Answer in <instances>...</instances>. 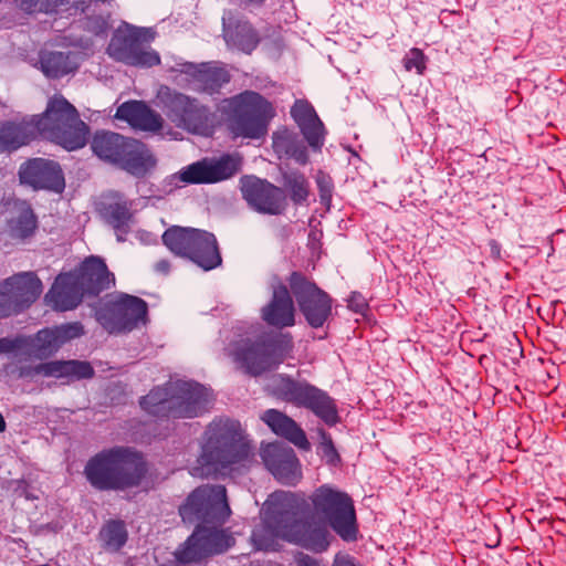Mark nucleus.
<instances>
[{
	"label": "nucleus",
	"mask_w": 566,
	"mask_h": 566,
	"mask_svg": "<svg viewBox=\"0 0 566 566\" xmlns=\"http://www.w3.org/2000/svg\"><path fill=\"white\" fill-rule=\"evenodd\" d=\"M148 470L143 452L132 447L115 446L93 455L84 468V475L96 490L124 491L139 486Z\"/></svg>",
	"instance_id": "nucleus-1"
},
{
	"label": "nucleus",
	"mask_w": 566,
	"mask_h": 566,
	"mask_svg": "<svg viewBox=\"0 0 566 566\" xmlns=\"http://www.w3.org/2000/svg\"><path fill=\"white\" fill-rule=\"evenodd\" d=\"M33 139L50 140L67 150L82 148L87 140L88 127L77 109L61 94L48 101L45 111L29 118Z\"/></svg>",
	"instance_id": "nucleus-2"
},
{
	"label": "nucleus",
	"mask_w": 566,
	"mask_h": 566,
	"mask_svg": "<svg viewBox=\"0 0 566 566\" xmlns=\"http://www.w3.org/2000/svg\"><path fill=\"white\" fill-rule=\"evenodd\" d=\"M91 148L102 161L134 176L153 174L157 167V158L145 143L115 132L97 130Z\"/></svg>",
	"instance_id": "nucleus-3"
},
{
	"label": "nucleus",
	"mask_w": 566,
	"mask_h": 566,
	"mask_svg": "<svg viewBox=\"0 0 566 566\" xmlns=\"http://www.w3.org/2000/svg\"><path fill=\"white\" fill-rule=\"evenodd\" d=\"M222 112L229 119L230 132L235 137L259 139L268 134L269 125L275 117L273 104L254 91H243L221 102Z\"/></svg>",
	"instance_id": "nucleus-4"
},
{
	"label": "nucleus",
	"mask_w": 566,
	"mask_h": 566,
	"mask_svg": "<svg viewBox=\"0 0 566 566\" xmlns=\"http://www.w3.org/2000/svg\"><path fill=\"white\" fill-rule=\"evenodd\" d=\"M207 439L198 459L201 467H212L214 471L234 464L250 462L252 448L244 438L239 423L220 420L211 423L206 432Z\"/></svg>",
	"instance_id": "nucleus-5"
},
{
	"label": "nucleus",
	"mask_w": 566,
	"mask_h": 566,
	"mask_svg": "<svg viewBox=\"0 0 566 566\" xmlns=\"http://www.w3.org/2000/svg\"><path fill=\"white\" fill-rule=\"evenodd\" d=\"M208 391L191 382H177L165 388L153 389L142 398L140 406L156 417L193 418L208 408Z\"/></svg>",
	"instance_id": "nucleus-6"
},
{
	"label": "nucleus",
	"mask_w": 566,
	"mask_h": 566,
	"mask_svg": "<svg viewBox=\"0 0 566 566\" xmlns=\"http://www.w3.org/2000/svg\"><path fill=\"white\" fill-rule=\"evenodd\" d=\"M293 349L290 335L277 338H243L232 344L230 356L238 367L251 377L275 369Z\"/></svg>",
	"instance_id": "nucleus-7"
},
{
	"label": "nucleus",
	"mask_w": 566,
	"mask_h": 566,
	"mask_svg": "<svg viewBox=\"0 0 566 566\" xmlns=\"http://www.w3.org/2000/svg\"><path fill=\"white\" fill-rule=\"evenodd\" d=\"M271 394L280 400L310 409L328 426H334L339 421L334 400L307 381L276 375L271 382Z\"/></svg>",
	"instance_id": "nucleus-8"
},
{
	"label": "nucleus",
	"mask_w": 566,
	"mask_h": 566,
	"mask_svg": "<svg viewBox=\"0 0 566 566\" xmlns=\"http://www.w3.org/2000/svg\"><path fill=\"white\" fill-rule=\"evenodd\" d=\"M165 245L175 254L188 258L205 270L221 263L213 234L192 228L171 227L163 234Z\"/></svg>",
	"instance_id": "nucleus-9"
},
{
	"label": "nucleus",
	"mask_w": 566,
	"mask_h": 566,
	"mask_svg": "<svg viewBox=\"0 0 566 566\" xmlns=\"http://www.w3.org/2000/svg\"><path fill=\"white\" fill-rule=\"evenodd\" d=\"M314 513L328 522L344 539L356 541L357 522L353 500L344 492L321 486L311 496Z\"/></svg>",
	"instance_id": "nucleus-10"
},
{
	"label": "nucleus",
	"mask_w": 566,
	"mask_h": 566,
	"mask_svg": "<svg viewBox=\"0 0 566 566\" xmlns=\"http://www.w3.org/2000/svg\"><path fill=\"white\" fill-rule=\"evenodd\" d=\"M149 30L126 24L113 33L106 53L116 62L137 67H153L160 64L159 54L147 43Z\"/></svg>",
	"instance_id": "nucleus-11"
},
{
	"label": "nucleus",
	"mask_w": 566,
	"mask_h": 566,
	"mask_svg": "<svg viewBox=\"0 0 566 566\" xmlns=\"http://www.w3.org/2000/svg\"><path fill=\"white\" fill-rule=\"evenodd\" d=\"M184 522L197 521L209 524H223L231 514L223 485L197 488L179 507Z\"/></svg>",
	"instance_id": "nucleus-12"
},
{
	"label": "nucleus",
	"mask_w": 566,
	"mask_h": 566,
	"mask_svg": "<svg viewBox=\"0 0 566 566\" xmlns=\"http://www.w3.org/2000/svg\"><path fill=\"white\" fill-rule=\"evenodd\" d=\"M147 303L140 297L120 293L96 311L97 322L111 334L130 332L146 324Z\"/></svg>",
	"instance_id": "nucleus-13"
},
{
	"label": "nucleus",
	"mask_w": 566,
	"mask_h": 566,
	"mask_svg": "<svg viewBox=\"0 0 566 566\" xmlns=\"http://www.w3.org/2000/svg\"><path fill=\"white\" fill-rule=\"evenodd\" d=\"M289 285L306 322L314 328L322 327L332 314L331 296L302 272H293Z\"/></svg>",
	"instance_id": "nucleus-14"
},
{
	"label": "nucleus",
	"mask_w": 566,
	"mask_h": 566,
	"mask_svg": "<svg viewBox=\"0 0 566 566\" xmlns=\"http://www.w3.org/2000/svg\"><path fill=\"white\" fill-rule=\"evenodd\" d=\"M167 117L188 132L209 135L214 126V114L197 98L175 92L166 102Z\"/></svg>",
	"instance_id": "nucleus-15"
},
{
	"label": "nucleus",
	"mask_w": 566,
	"mask_h": 566,
	"mask_svg": "<svg viewBox=\"0 0 566 566\" xmlns=\"http://www.w3.org/2000/svg\"><path fill=\"white\" fill-rule=\"evenodd\" d=\"M42 290L41 280L33 272H21L0 282V317L29 306Z\"/></svg>",
	"instance_id": "nucleus-16"
},
{
	"label": "nucleus",
	"mask_w": 566,
	"mask_h": 566,
	"mask_svg": "<svg viewBox=\"0 0 566 566\" xmlns=\"http://www.w3.org/2000/svg\"><path fill=\"white\" fill-rule=\"evenodd\" d=\"M180 73L186 76L187 84L193 91L213 95L231 80L229 71L217 62L180 64Z\"/></svg>",
	"instance_id": "nucleus-17"
},
{
	"label": "nucleus",
	"mask_w": 566,
	"mask_h": 566,
	"mask_svg": "<svg viewBox=\"0 0 566 566\" xmlns=\"http://www.w3.org/2000/svg\"><path fill=\"white\" fill-rule=\"evenodd\" d=\"M241 190L249 206L259 212L280 214L285 209L284 191L266 179H245Z\"/></svg>",
	"instance_id": "nucleus-18"
},
{
	"label": "nucleus",
	"mask_w": 566,
	"mask_h": 566,
	"mask_svg": "<svg viewBox=\"0 0 566 566\" xmlns=\"http://www.w3.org/2000/svg\"><path fill=\"white\" fill-rule=\"evenodd\" d=\"M73 274L80 289L87 296H97L115 284L114 274L108 271L104 260L98 256L86 258L77 272Z\"/></svg>",
	"instance_id": "nucleus-19"
},
{
	"label": "nucleus",
	"mask_w": 566,
	"mask_h": 566,
	"mask_svg": "<svg viewBox=\"0 0 566 566\" xmlns=\"http://www.w3.org/2000/svg\"><path fill=\"white\" fill-rule=\"evenodd\" d=\"M83 334L84 327L78 322L41 329L32 340V352L38 358H48L54 355L66 342Z\"/></svg>",
	"instance_id": "nucleus-20"
},
{
	"label": "nucleus",
	"mask_w": 566,
	"mask_h": 566,
	"mask_svg": "<svg viewBox=\"0 0 566 566\" xmlns=\"http://www.w3.org/2000/svg\"><path fill=\"white\" fill-rule=\"evenodd\" d=\"M241 166L242 158L238 154H224L219 158L205 157L171 177H233L240 172Z\"/></svg>",
	"instance_id": "nucleus-21"
},
{
	"label": "nucleus",
	"mask_w": 566,
	"mask_h": 566,
	"mask_svg": "<svg viewBox=\"0 0 566 566\" xmlns=\"http://www.w3.org/2000/svg\"><path fill=\"white\" fill-rule=\"evenodd\" d=\"M262 459L272 474L284 483H294L298 478V460L292 448L277 443L266 446Z\"/></svg>",
	"instance_id": "nucleus-22"
},
{
	"label": "nucleus",
	"mask_w": 566,
	"mask_h": 566,
	"mask_svg": "<svg viewBox=\"0 0 566 566\" xmlns=\"http://www.w3.org/2000/svg\"><path fill=\"white\" fill-rule=\"evenodd\" d=\"M115 117L144 132H158L163 127L161 116L142 101L123 103L117 107Z\"/></svg>",
	"instance_id": "nucleus-23"
},
{
	"label": "nucleus",
	"mask_w": 566,
	"mask_h": 566,
	"mask_svg": "<svg viewBox=\"0 0 566 566\" xmlns=\"http://www.w3.org/2000/svg\"><path fill=\"white\" fill-rule=\"evenodd\" d=\"M85 296L73 273L60 274L46 294V302L56 311H70L77 307Z\"/></svg>",
	"instance_id": "nucleus-24"
},
{
	"label": "nucleus",
	"mask_w": 566,
	"mask_h": 566,
	"mask_svg": "<svg viewBox=\"0 0 566 566\" xmlns=\"http://www.w3.org/2000/svg\"><path fill=\"white\" fill-rule=\"evenodd\" d=\"M262 318L269 325L283 328L295 324V310L290 291L285 285H279L271 302L262 308Z\"/></svg>",
	"instance_id": "nucleus-25"
},
{
	"label": "nucleus",
	"mask_w": 566,
	"mask_h": 566,
	"mask_svg": "<svg viewBox=\"0 0 566 566\" xmlns=\"http://www.w3.org/2000/svg\"><path fill=\"white\" fill-rule=\"evenodd\" d=\"M222 22L223 36L229 46L247 54L256 49L260 36L249 21L230 15L228 18L223 17Z\"/></svg>",
	"instance_id": "nucleus-26"
},
{
	"label": "nucleus",
	"mask_w": 566,
	"mask_h": 566,
	"mask_svg": "<svg viewBox=\"0 0 566 566\" xmlns=\"http://www.w3.org/2000/svg\"><path fill=\"white\" fill-rule=\"evenodd\" d=\"M97 212L101 218L116 232L126 233L128 223L133 218L130 203L118 193L104 197L97 203Z\"/></svg>",
	"instance_id": "nucleus-27"
},
{
	"label": "nucleus",
	"mask_w": 566,
	"mask_h": 566,
	"mask_svg": "<svg viewBox=\"0 0 566 566\" xmlns=\"http://www.w3.org/2000/svg\"><path fill=\"white\" fill-rule=\"evenodd\" d=\"M272 148L280 159H293L298 165H305L308 161L304 140L298 134L285 127L273 133Z\"/></svg>",
	"instance_id": "nucleus-28"
},
{
	"label": "nucleus",
	"mask_w": 566,
	"mask_h": 566,
	"mask_svg": "<svg viewBox=\"0 0 566 566\" xmlns=\"http://www.w3.org/2000/svg\"><path fill=\"white\" fill-rule=\"evenodd\" d=\"M34 373L45 377L66 378L69 380L91 379L94 368L84 360H54L34 367Z\"/></svg>",
	"instance_id": "nucleus-29"
},
{
	"label": "nucleus",
	"mask_w": 566,
	"mask_h": 566,
	"mask_svg": "<svg viewBox=\"0 0 566 566\" xmlns=\"http://www.w3.org/2000/svg\"><path fill=\"white\" fill-rule=\"evenodd\" d=\"M262 420L276 433L280 434L296 447L303 450H310L311 443L308 442L305 432L301 429V427L285 413L270 409L266 410Z\"/></svg>",
	"instance_id": "nucleus-30"
},
{
	"label": "nucleus",
	"mask_w": 566,
	"mask_h": 566,
	"mask_svg": "<svg viewBox=\"0 0 566 566\" xmlns=\"http://www.w3.org/2000/svg\"><path fill=\"white\" fill-rule=\"evenodd\" d=\"M271 525L281 539L301 545L308 522L297 518L293 510H277L271 514Z\"/></svg>",
	"instance_id": "nucleus-31"
},
{
	"label": "nucleus",
	"mask_w": 566,
	"mask_h": 566,
	"mask_svg": "<svg viewBox=\"0 0 566 566\" xmlns=\"http://www.w3.org/2000/svg\"><path fill=\"white\" fill-rule=\"evenodd\" d=\"M33 140L29 119L0 122V153H11Z\"/></svg>",
	"instance_id": "nucleus-32"
},
{
	"label": "nucleus",
	"mask_w": 566,
	"mask_h": 566,
	"mask_svg": "<svg viewBox=\"0 0 566 566\" xmlns=\"http://www.w3.org/2000/svg\"><path fill=\"white\" fill-rule=\"evenodd\" d=\"M39 64L43 74L49 78L63 77L76 69V65L70 60V53L60 51H40Z\"/></svg>",
	"instance_id": "nucleus-33"
},
{
	"label": "nucleus",
	"mask_w": 566,
	"mask_h": 566,
	"mask_svg": "<svg viewBox=\"0 0 566 566\" xmlns=\"http://www.w3.org/2000/svg\"><path fill=\"white\" fill-rule=\"evenodd\" d=\"M18 177H63L60 165L51 159L31 158L19 168Z\"/></svg>",
	"instance_id": "nucleus-34"
},
{
	"label": "nucleus",
	"mask_w": 566,
	"mask_h": 566,
	"mask_svg": "<svg viewBox=\"0 0 566 566\" xmlns=\"http://www.w3.org/2000/svg\"><path fill=\"white\" fill-rule=\"evenodd\" d=\"M197 528L202 531L203 544L210 555L223 553L234 544V538L223 530L201 525Z\"/></svg>",
	"instance_id": "nucleus-35"
},
{
	"label": "nucleus",
	"mask_w": 566,
	"mask_h": 566,
	"mask_svg": "<svg viewBox=\"0 0 566 566\" xmlns=\"http://www.w3.org/2000/svg\"><path fill=\"white\" fill-rule=\"evenodd\" d=\"M210 556L207 546L203 544L202 531H196L186 542L185 547L177 553V558L181 563H197Z\"/></svg>",
	"instance_id": "nucleus-36"
},
{
	"label": "nucleus",
	"mask_w": 566,
	"mask_h": 566,
	"mask_svg": "<svg viewBox=\"0 0 566 566\" xmlns=\"http://www.w3.org/2000/svg\"><path fill=\"white\" fill-rule=\"evenodd\" d=\"M106 549L117 552L127 541V531L123 521H108L99 533Z\"/></svg>",
	"instance_id": "nucleus-37"
},
{
	"label": "nucleus",
	"mask_w": 566,
	"mask_h": 566,
	"mask_svg": "<svg viewBox=\"0 0 566 566\" xmlns=\"http://www.w3.org/2000/svg\"><path fill=\"white\" fill-rule=\"evenodd\" d=\"M178 187L172 179H139L137 182V191L148 199H163Z\"/></svg>",
	"instance_id": "nucleus-38"
},
{
	"label": "nucleus",
	"mask_w": 566,
	"mask_h": 566,
	"mask_svg": "<svg viewBox=\"0 0 566 566\" xmlns=\"http://www.w3.org/2000/svg\"><path fill=\"white\" fill-rule=\"evenodd\" d=\"M328 535L326 526L308 522L301 546L316 553L324 552L329 546Z\"/></svg>",
	"instance_id": "nucleus-39"
},
{
	"label": "nucleus",
	"mask_w": 566,
	"mask_h": 566,
	"mask_svg": "<svg viewBox=\"0 0 566 566\" xmlns=\"http://www.w3.org/2000/svg\"><path fill=\"white\" fill-rule=\"evenodd\" d=\"M279 538L271 525V515L266 518L264 525L254 530L252 534L255 548L264 552L279 551L281 547Z\"/></svg>",
	"instance_id": "nucleus-40"
},
{
	"label": "nucleus",
	"mask_w": 566,
	"mask_h": 566,
	"mask_svg": "<svg viewBox=\"0 0 566 566\" xmlns=\"http://www.w3.org/2000/svg\"><path fill=\"white\" fill-rule=\"evenodd\" d=\"M308 145L318 150L324 142V125L318 116L298 126Z\"/></svg>",
	"instance_id": "nucleus-41"
},
{
	"label": "nucleus",
	"mask_w": 566,
	"mask_h": 566,
	"mask_svg": "<svg viewBox=\"0 0 566 566\" xmlns=\"http://www.w3.org/2000/svg\"><path fill=\"white\" fill-rule=\"evenodd\" d=\"M402 62L407 72L415 70L417 74H422L426 70V56L423 52L418 48H412L409 50Z\"/></svg>",
	"instance_id": "nucleus-42"
},
{
	"label": "nucleus",
	"mask_w": 566,
	"mask_h": 566,
	"mask_svg": "<svg viewBox=\"0 0 566 566\" xmlns=\"http://www.w3.org/2000/svg\"><path fill=\"white\" fill-rule=\"evenodd\" d=\"M291 115L298 126L317 116L312 105L300 99L292 106Z\"/></svg>",
	"instance_id": "nucleus-43"
},
{
	"label": "nucleus",
	"mask_w": 566,
	"mask_h": 566,
	"mask_svg": "<svg viewBox=\"0 0 566 566\" xmlns=\"http://www.w3.org/2000/svg\"><path fill=\"white\" fill-rule=\"evenodd\" d=\"M321 437V449L328 464L335 465L340 461V457L334 446L332 437L324 429L318 430Z\"/></svg>",
	"instance_id": "nucleus-44"
},
{
	"label": "nucleus",
	"mask_w": 566,
	"mask_h": 566,
	"mask_svg": "<svg viewBox=\"0 0 566 566\" xmlns=\"http://www.w3.org/2000/svg\"><path fill=\"white\" fill-rule=\"evenodd\" d=\"M36 228L35 217L31 211H23L17 221L15 231L20 238L31 235Z\"/></svg>",
	"instance_id": "nucleus-45"
},
{
	"label": "nucleus",
	"mask_w": 566,
	"mask_h": 566,
	"mask_svg": "<svg viewBox=\"0 0 566 566\" xmlns=\"http://www.w3.org/2000/svg\"><path fill=\"white\" fill-rule=\"evenodd\" d=\"M21 184H28L34 189H49L54 192H62L65 188V179H20Z\"/></svg>",
	"instance_id": "nucleus-46"
},
{
	"label": "nucleus",
	"mask_w": 566,
	"mask_h": 566,
	"mask_svg": "<svg viewBox=\"0 0 566 566\" xmlns=\"http://www.w3.org/2000/svg\"><path fill=\"white\" fill-rule=\"evenodd\" d=\"M289 189L291 192V199L295 203H302L310 195L306 179H292L289 185Z\"/></svg>",
	"instance_id": "nucleus-47"
},
{
	"label": "nucleus",
	"mask_w": 566,
	"mask_h": 566,
	"mask_svg": "<svg viewBox=\"0 0 566 566\" xmlns=\"http://www.w3.org/2000/svg\"><path fill=\"white\" fill-rule=\"evenodd\" d=\"M14 4L27 13L46 11L54 0H12Z\"/></svg>",
	"instance_id": "nucleus-48"
},
{
	"label": "nucleus",
	"mask_w": 566,
	"mask_h": 566,
	"mask_svg": "<svg viewBox=\"0 0 566 566\" xmlns=\"http://www.w3.org/2000/svg\"><path fill=\"white\" fill-rule=\"evenodd\" d=\"M348 307L356 313L364 314L368 304L359 293H353L348 298Z\"/></svg>",
	"instance_id": "nucleus-49"
},
{
	"label": "nucleus",
	"mask_w": 566,
	"mask_h": 566,
	"mask_svg": "<svg viewBox=\"0 0 566 566\" xmlns=\"http://www.w3.org/2000/svg\"><path fill=\"white\" fill-rule=\"evenodd\" d=\"M318 186L321 190V199L323 203L328 207L332 199L331 179H318Z\"/></svg>",
	"instance_id": "nucleus-50"
},
{
	"label": "nucleus",
	"mask_w": 566,
	"mask_h": 566,
	"mask_svg": "<svg viewBox=\"0 0 566 566\" xmlns=\"http://www.w3.org/2000/svg\"><path fill=\"white\" fill-rule=\"evenodd\" d=\"M295 563L296 566H321V563L318 559L304 554V553H297L295 555Z\"/></svg>",
	"instance_id": "nucleus-51"
},
{
	"label": "nucleus",
	"mask_w": 566,
	"mask_h": 566,
	"mask_svg": "<svg viewBox=\"0 0 566 566\" xmlns=\"http://www.w3.org/2000/svg\"><path fill=\"white\" fill-rule=\"evenodd\" d=\"M18 342L10 338H0V354L12 353L18 348Z\"/></svg>",
	"instance_id": "nucleus-52"
},
{
	"label": "nucleus",
	"mask_w": 566,
	"mask_h": 566,
	"mask_svg": "<svg viewBox=\"0 0 566 566\" xmlns=\"http://www.w3.org/2000/svg\"><path fill=\"white\" fill-rule=\"evenodd\" d=\"M182 182L185 184H200V182H216V181H219L220 179H197V178H193V179H180Z\"/></svg>",
	"instance_id": "nucleus-53"
},
{
	"label": "nucleus",
	"mask_w": 566,
	"mask_h": 566,
	"mask_svg": "<svg viewBox=\"0 0 566 566\" xmlns=\"http://www.w3.org/2000/svg\"><path fill=\"white\" fill-rule=\"evenodd\" d=\"M333 566H356V565L348 558H339V559L335 560Z\"/></svg>",
	"instance_id": "nucleus-54"
},
{
	"label": "nucleus",
	"mask_w": 566,
	"mask_h": 566,
	"mask_svg": "<svg viewBox=\"0 0 566 566\" xmlns=\"http://www.w3.org/2000/svg\"><path fill=\"white\" fill-rule=\"evenodd\" d=\"M6 421H4V418L3 416L0 413V432H3L6 430Z\"/></svg>",
	"instance_id": "nucleus-55"
}]
</instances>
